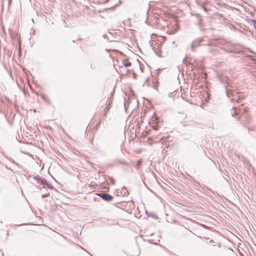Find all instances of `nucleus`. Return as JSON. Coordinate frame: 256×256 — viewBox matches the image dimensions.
Listing matches in <instances>:
<instances>
[{
    "instance_id": "2",
    "label": "nucleus",
    "mask_w": 256,
    "mask_h": 256,
    "mask_svg": "<svg viewBox=\"0 0 256 256\" xmlns=\"http://www.w3.org/2000/svg\"><path fill=\"white\" fill-rule=\"evenodd\" d=\"M114 66L119 68L123 66L128 67L131 66V62L124 54L121 52H118L117 56L114 60Z\"/></svg>"
},
{
    "instance_id": "8",
    "label": "nucleus",
    "mask_w": 256,
    "mask_h": 256,
    "mask_svg": "<svg viewBox=\"0 0 256 256\" xmlns=\"http://www.w3.org/2000/svg\"><path fill=\"white\" fill-rule=\"evenodd\" d=\"M152 138H148V142L151 144H152Z\"/></svg>"
},
{
    "instance_id": "3",
    "label": "nucleus",
    "mask_w": 256,
    "mask_h": 256,
    "mask_svg": "<svg viewBox=\"0 0 256 256\" xmlns=\"http://www.w3.org/2000/svg\"><path fill=\"white\" fill-rule=\"evenodd\" d=\"M112 98H110L108 100V103L106 104V106L104 110V115H106V113L109 111V110L111 107V104H112Z\"/></svg>"
},
{
    "instance_id": "7",
    "label": "nucleus",
    "mask_w": 256,
    "mask_h": 256,
    "mask_svg": "<svg viewBox=\"0 0 256 256\" xmlns=\"http://www.w3.org/2000/svg\"><path fill=\"white\" fill-rule=\"evenodd\" d=\"M142 162V160H138L137 162V165H138V168L140 166Z\"/></svg>"
},
{
    "instance_id": "5",
    "label": "nucleus",
    "mask_w": 256,
    "mask_h": 256,
    "mask_svg": "<svg viewBox=\"0 0 256 256\" xmlns=\"http://www.w3.org/2000/svg\"><path fill=\"white\" fill-rule=\"evenodd\" d=\"M40 96L46 102L50 103V100L48 96H45L44 94H42Z\"/></svg>"
},
{
    "instance_id": "6",
    "label": "nucleus",
    "mask_w": 256,
    "mask_h": 256,
    "mask_svg": "<svg viewBox=\"0 0 256 256\" xmlns=\"http://www.w3.org/2000/svg\"><path fill=\"white\" fill-rule=\"evenodd\" d=\"M152 120L155 123H157L158 122V117L154 114L152 117Z\"/></svg>"
},
{
    "instance_id": "9",
    "label": "nucleus",
    "mask_w": 256,
    "mask_h": 256,
    "mask_svg": "<svg viewBox=\"0 0 256 256\" xmlns=\"http://www.w3.org/2000/svg\"><path fill=\"white\" fill-rule=\"evenodd\" d=\"M210 242H214L213 240H212L210 241Z\"/></svg>"
},
{
    "instance_id": "4",
    "label": "nucleus",
    "mask_w": 256,
    "mask_h": 256,
    "mask_svg": "<svg viewBox=\"0 0 256 256\" xmlns=\"http://www.w3.org/2000/svg\"><path fill=\"white\" fill-rule=\"evenodd\" d=\"M98 195L102 198L104 200H110L112 199V197L106 194H98Z\"/></svg>"
},
{
    "instance_id": "1",
    "label": "nucleus",
    "mask_w": 256,
    "mask_h": 256,
    "mask_svg": "<svg viewBox=\"0 0 256 256\" xmlns=\"http://www.w3.org/2000/svg\"><path fill=\"white\" fill-rule=\"evenodd\" d=\"M207 95L206 92L203 90L202 88H192L190 92L191 102L196 105L202 106L206 102V98L204 96Z\"/></svg>"
}]
</instances>
